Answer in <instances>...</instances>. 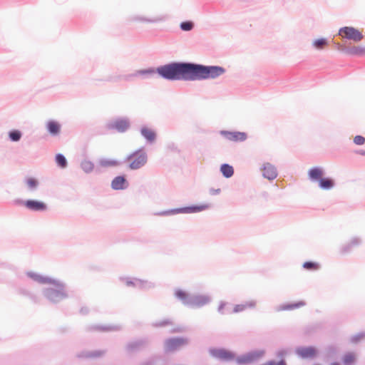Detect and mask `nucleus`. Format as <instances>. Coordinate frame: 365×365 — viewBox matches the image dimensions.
I'll return each instance as SVG.
<instances>
[{
  "instance_id": "72a5a7b5",
  "label": "nucleus",
  "mask_w": 365,
  "mask_h": 365,
  "mask_svg": "<svg viewBox=\"0 0 365 365\" xmlns=\"http://www.w3.org/2000/svg\"><path fill=\"white\" fill-rule=\"evenodd\" d=\"M304 303L302 302H300L297 304H289L287 306V309H294V308H297V307H302V306H304Z\"/></svg>"
},
{
  "instance_id": "0eeeda50",
  "label": "nucleus",
  "mask_w": 365,
  "mask_h": 365,
  "mask_svg": "<svg viewBox=\"0 0 365 365\" xmlns=\"http://www.w3.org/2000/svg\"><path fill=\"white\" fill-rule=\"evenodd\" d=\"M262 170L263 176L268 180H273L276 178L277 175L276 168L269 163H266L263 165Z\"/></svg>"
},
{
  "instance_id": "39448f33",
  "label": "nucleus",
  "mask_w": 365,
  "mask_h": 365,
  "mask_svg": "<svg viewBox=\"0 0 365 365\" xmlns=\"http://www.w3.org/2000/svg\"><path fill=\"white\" fill-rule=\"evenodd\" d=\"M221 135H223L227 140L234 142H242L245 141L247 135L245 132H239V131H226L222 130L220 132Z\"/></svg>"
},
{
  "instance_id": "f257e3e1",
  "label": "nucleus",
  "mask_w": 365,
  "mask_h": 365,
  "mask_svg": "<svg viewBox=\"0 0 365 365\" xmlns=\"http://www.w3.org/2000/svg\"><path fill=\"white\" fill-rule=\"evenodd\" d=\"M158 73L169 80L195 81L215 78L225 72L221 66H206L193 63H171L158 68Z\"/></svg>"
},
{
  "instance_id": "2eb2a0df",
  "label": "nucleus",
  "mask_w": 365,
  "mask_h": 365,
  "mask_svg": "<svg viewBox=\"0 0 365 365\" xmlns=\"http://www.w3.org/2000/svg\"><path fill=\"white\" fill-rule=\"evenodd\" d=\"M312 45L316 49L322 50L325 48L329 45V42L327 38H321L314 39L312 41Z\"/></svg>"
},
{
  "instance_id": "c756f323",
  "label": "nucleus",
  "mask_w": 365,
  "mask_h": 365,
  "mask_svg": "<svg viewBox=\"0 0 365 365\" xmlns=\"http://www.w3.org/2000/svg\"><path fill=\"white\" fill-rule=\"evenodd\" d=\"M359 244V240L357 239H353L350 242L347 243L346 247L344 248V251L346 252L353 246L357 245Z\"/></svg>"
},
{
  "instance_id": "1a4fd4ad",
  "label": "nucleus",
  "mask_w": 365,
  "mask_h": 365,
  "mask_svg": "<svg viewBox=\"0 0 365 365\" xmlns=\"http://www.w3.org/2000/svg\"><path fill=\"white\" fill-rule=\"evenodd\" d=\"M297 352L302 358H314L317 355V350L312 346L299 348Z\"/></svg>"
},
{
  "instance_id": "7ed1b4c3",
  "label": "nucleus",
  "mask_w": 365,
  "mask_h": 365,
  "mask_svg": "<svg viewBox=\"0 0 365 365\" xmlns=\"http://www.w3.org/2000/svg\"><path fill=\"white\" fill-rule=\"evenodd\" d=\"M129 168L132 170L139 169L147 162V155L142 150H138L128 158Z\"/></svg>"
},
{
  "instance_id": "c85d7f7f",
  "label": "nucleus",
  "mask_w": 365,
  "mask_h": 365,
  "mask_svg": "<svg viewBox=\"0 0 365 365\" xmlns=\"http://www.w3.org/2000/svg\"><path fill=\"white\" fill-rule=\"evenodd\" d=\"M208 302V299L205 297H197L195 300V304L196 305H202Z\"/></svg>"
},
{
  "instance_id": "4468645a",
  "label": "nucleus",
  "mask_w": 365,
  "mask_h": 365,
  "mask_svg": "<svg viewBox=\"0 0 365 365\" xmlns=\"http://www.w3.org/2000/svg\"><path fill=\"white\" fill-rule=\"evenodd\" d=\"M46 128L48 131L53 135L58 134L61 130V125L54 120L48 121L46 124Z\"/></svg>"
},
{
  "instance_id": "a878e982",
  "label": "nucleus",
  "mask_w": 365,
  "mask_h": 365,
  "mask_svg": "<svg viewBox=\"0 0 365 365\" xmlns=\"http://www.w3.org/2000/svg\"><path fill=\"white\" fill-rule=\"evenodd\" d=\"M209 206L207 205H202L200 206H195L187 208V210H190L192 212H200L206 210L208 208Z\"/></svg>"
},
{
  "instance_id": "6e6552de",
  "label": "nucleus",
  "mask_w": 365,
  "mask_h": 365,
  "mask_svg": "<svg viewBox=\"0 0 365 365\" xmlns=\"http://www.w3.org/2000/svg\"><path fill=\"white\" fill-rule=\"evenodd\" d=\"M128 182L125 177H115L111 182V187L114 190H123L128 187Z\"/></svg>"
},
{
  "instance_id": "5701e85b",
  "label": "nucleus",
  "mask_w": 365,
  "mask_h": 365,
  "mask_svg": "<svg viewBox=\"0 0 365 365\" xmlns=\"http://www.w3.org/2000/svg\"><path fill=\"white\" fill-rule=\"evenodd\" d=\"M303 267L309 270H317L319 269V265L316 262H306L304 263Z\"/></svg>"
},
{
  "instance_id": "9d476101",
  "label": "nucleus",
  "mask_w": 365,
  "mask_h": 365,
  "mask_svg": "<svg viewBox=\"0 0 365 365\" xmlns=\"http://www.w3.org/2000/svg\"><path fill=\"white\" fill-rule=\"evenodd\" d=\"M211 354L215 357L222 360H230L234 357L232 353L225 349H214L211 351Z\"/></svg>"
},
{
  "instance_id": "423d86ee",
  "label": "nucleus",
  "mask_w": 365,
  "mask_h": 365,
  "mask_svg": "<svg viewBox=\"0 0 365 365\" xmlns=\"http://www.w3.org/2000/svg\"><path fill=\"white\" fill-rule=\"evenodd\" d=\"M22 203L26 208L33 211H43L47 209L46 205L41 201L29 200Z\"/></svg>"
},
{
  "instance_id": "ddd939ff",
  "label": "nucleus",
  "mask_w": 365,
  "mask_h": 365,
  "mask_svg": "<svg viewBox=\"0 0 365 365\" xmlns=\"http://www.w3.org/2000/svg\"><path fill=\"white\" fill-rule=\"evenodd\" d=\"M185 341L181 339H169L165 343V349L168 351H173L183 345Z\"/></svg>"
},
{
  "instance_id": "f3484780",
  "label": "nucleus",
  "mask_w": 365,
  "mask_h": 365,
  "mask_svg": "<svg viewBox=\"0 0 365 365\" xmlns=\"http://www.w3.org/2000/svg\"><path fill=\"white\" fill-rule=\"evenodd\" d=\"M220 171L225 178H230L234 173L233 168L227 164L222 165Z\"/></svg>"
},
{
  "instance_id": "f03ea898",
  "label": "nucleus",
  "mask_w": 365,
  "mask_h": 365,
  "mask_svg": "<svg viewBox=\"0 0 365 365\" xmlns=\"http://www.w3.org/2000/svg\"><path fill=\"white\" fill-rule=\"evenodd\" d=\"M338 34L342 38L352 41L355 43L361 41L364 38L363 30L353 26H344L339 30Z\"/></svg>"
},
{
  "instance_id": "c9c22d12",
  "label": "nucleus",
  "mask_w": 365,
  "mask_h": 365,
  "mask_svg": "<svg viewBox=\"0 0 365 365\" xmlns=\"http://www.w3.org/2000/svg\"><path fill=\"white\" fill-rule=\"evenodd\" d=\"M360 154H361V155H365V152H364V151L361 152V153H360Z\"/></svg>"
},
{
  "instance_id": "473e14b6",
  "label": "nucleus",
  "mask_w": 365,
  "mask_h": 365,
  "mask_svg": "<svg viewBox=\"0 0 365 365\" xmlns=\"http://www.w3.org/2000/svg\"><path fill=\"white\" fill-rule=\"evenodd\" d=\"M175 296L182 300H185L187 297L186 292L182 290H177L175 292Z\"/></svg>"
},
{
  "instance_id": "2f4dec72",
  "label": "nucleus",
  "mask_w": 365,
  "mask_h": 365,
  "mask_svg": "<svg viewBox=\"0 0 365 365\" xmlns=\"http://www.w3.org/2000/svg\"><path fill=\"white\" fill-rule=\"evenodd\" d=\"M192 26L191 22H182L180 25V28L184 31H190L192 29Z\"/></svg>"
},
{
  "instance_id": "aec40b11",
  "label": "nucleus",
  "mask_w": 365,
  "mask_h": 365,
  "mask_svg": "<svg viewBox=\"0 0 365 365\" xmlns=\"http://www.w3.org/2000/svg\"><path fill=\"white\" fill-rule=\"evenodd\" d=\"M255 306V303L253 302H249V303H246L245 304H238V305H236L235 307L234 312H242V311H244L245 309H246L248 307H254Z\"/></svg>"
},
{
  "instance_id": "412c9836",
  "label": "nucleus",
  "mask_w": 365,
  "mask_h": 365,
  "mask_svg": "<svg viewBox=\"0 0 365 365\" xmlns=\"http://www.w3.org/2000/svg\"><path fill=\"white\" fill-rule=\"evenodd\" d=\"M93 168H94L93 164L89 160H84L81 163V168L86 173L91 172L93 170Z\"/></svg>"
},
{
  "instance_id": "393cba45",
  "label": "nucleus",
  "mask_w": 365,
  "mask_h": 365,
  "mask_svg": "<svg viewBox=\"0 0 365 365\" xmlns=\"http://www.w3.org/2000/svg\"><path fill=\"white\" fill-rule=\"evenodd\" d=\"M101 165L103 167H108V166H116L118 165V161L112 160H103L101 161Z\"/></svg>"
},
{
  "instance_id": "6ab92c4d",
  "label": "nucleus",
  "mask_w": 365,
  "mask_h": 365,
  "mask_svg": "<svg viewBox=\"0 0 365 365\" xmlns=\"http://www.w3.org/2000/svg\"><path fill=\"white\" fill-rule=\"evenodd\" d=\"M118 131H125L128 128V123L126 120H120L115 123L114 125Z\"/></svg>"
},
{
  "instance_id": "4be33fe9",
  "label": "nucleus",
  "mask_w": 365,
  "mask_h": 365,
  "mask_svg": "<svg viewBox=\"0 0 365 365\" xmlns=\"http://www.w3.org/2000/svg\"><path fill=\"white\" fill-rule=\"evenodd\" d=\"M56 161L57 164L61 168H65L67 165V162L65 157L61 154H58L56 156Z\"/></svg>"
},
{
  "instance_id": "dca6fc26",
  "label": "nucleus",
  "mask_w": 365,
  "mask_h": 365,
  "mask_svg": "<svg viewBox=\"0 0 365 365\" xmlns=\"http://www.w3.org/2000/svg\"><path fill=\"white\" fill-rule=\"evenodd\" d=\"M319 185L321 188H322L324 190H329V189H331L334 186V182L333 180L331 178H322L319 181Z\"/></svg>"
},
{
  "instance_id": "f704fd0d",
  "label": "nucleus",
  "mask_w": 365,
  "mask_h": 365,
  "mask_svg": "<svg viewBox=\"0 0 365 365\" xmlns=\"http://www.w3.org/2000/svg\"><path fill=\"white\" fill-rule=\"evenodd\" d=\"M275 365H286V363L284 361H280L278 363L275 362Z\"/></svg>"
},
{
  "instance_id": "7c9ffc66",
  "label": "nucleus",
  "mask_w": 365,
  "mask_h": 365,
  "mask_svg": "<svg viewBox=\"0 0 365 365\" xmlns=\"http://www.w3.org/2000/svg\"><path fill=\"white\" fill-rule=\"evenodd\" d=\"M354 143L356 145H361L365 143V138L361 135H356L354 138Z\"/></svg>"
},
{
  "instance_id": "bb28decb",
  "label": "nucleus",
  "mask_w": 365,
  "mask_h": 365,
  "mask_svg": "<svg viewBox=\"0 0 365 365\" xmlns=\"http://www.w3.org/2000/svg\"><path fill=\"white\" fill-rule=\"evenodd\" d=\"M26 184L29 188L34 189L37 186L38 181L34 178H30L26 180Z\"/></svg>"
},
{
  "instance_id": "b1692460",
  "label": "nucleus",
  "mask_w": 365,
  "mask_h": 365,
  "mask_svg": "<svg viewBox=\"0 0 365 365\" xmlns=\"http://www.w3.org/2000/svg\"><path fill=\"white\" fill-rule=\"evenodd\" d=\"M21 137V133L19 130H13L9 133V138L13 141H18Z\"/></svg>"
},
{
  "instance_id": "cd10ccee",
  "label": "nucleus",
  "mask_w": 365,
  "mask_h": 365,
  "mask_svg": "<svg viewBox=\"0 0 365 365\" xmlns=\"http://www.w3.org/2000/svg\"><path fill=\"white\" fill-rule=\"evenodd\" d=\"M354 359H355L354 356L352 354H349L344 356V362L345 364L349 365V364H351L352 362H354Z\"/></svg>"
},
{
  "instance_id": "a211bd4d",
  "label": "nucleus",
  "mask_w": 365,
  "mask_h": 365,
  "mask_svg": "<svg viewBox=\"0 0 365 365\" xmlns=\"http://www.w3.org/2000/svg\"><path fill=\"white\" fill-rule=\"evenodd\" d=\"M142 135L148 140L153 141L155 140V133L147 128H144L141 130Z\"/></svg>"
},
{
  "instance_id": "20e7f679",
  "label": "nucleus",
  "mask_w": 365,
  "mask_h": 365,
  "mask_svg": "<svg viewBox=\"0 0 365 365\" xmlns=\"http://www.w3.org/2000/svg\"><path fill=\"white\" fill-rule=\"evenodd\" d=\"M39 282L43 283H51L53 287H51L46 290V295L51 300H56V298L63 296V285L58 282H51L48 279L40 278Z\"/></svg>"
},
{
  "instance_id": "f8f14e48",
  "label": "nucleus",
  "mask_w": 365,
  "mask_h": 365,
  "mask_svg": "<svg viewBox=\"0 0 365 365\" xmlns=\"http://www.w3.org/2000/svg\"><path fill=\"white\" fill-rule=\"evenodd\" d=\"M308 175L312 180L319 181L324 175V170L321 168H313L309 170Z\"/></svg>"
},
{
  "instance_id": "e433bc0d",
  "label": "nucleus",
  "mask_w": 365,
  "mask_h": 365,
  "mask_svg": "<svg viewBox=\"0 0 365 365\" xmlns=\"http://www.w3.org/2000/svg\"><path fill=\"white\" fill-rule=\"evenodd\" d=\"M331 365H339V364H336V363H334V364H332Z\"/></svg>"
},
{
  "instance_id": "9b49d317",
  "label": "nucleus",
  "mask_w": 365,
  "mask_h": 365,
  "mask_svg": "<svg viewBox=\"0 0 365 365\" xmlns=\"http://www.w3.org/2000/svg\"><path fill=\"white\" fill-rule=\"evenodd\" d=\"M263 354L262 352H255V353H251L246 356H242L237 359V363L243 364H248L254 361L257 359L262 356Z\"/></svg>"
}]
</instances>
